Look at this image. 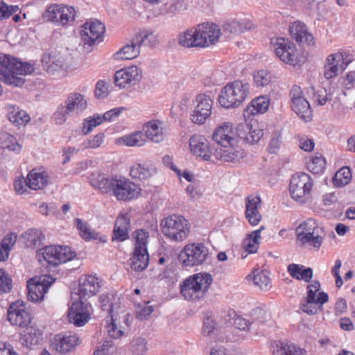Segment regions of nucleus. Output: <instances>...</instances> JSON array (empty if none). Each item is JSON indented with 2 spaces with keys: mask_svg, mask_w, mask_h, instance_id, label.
Returning <instances> with one entry per match:
<instances>
[{
  "mask_svg": "<svg viewBox=\"0 0 355 355\" xmlns=\"http://www.w3.org/2000/svg\"><path fill=\"white\" fill-rule=\"evenodd\" d=\"M220 30L215 24L204 23L178 35V44L184 48H207L215 44Z\"/></svg>",
  "mask_w": 355,
  "mask_h": 355,
  "instance_id": "obj_1",
  "label": "nucleus"
},
{
  "mask_svg": "<svg viewBox=\"0 0 355 355\" xmlns=\"http://www.w3.org/2000/svg\"><path fill=\"white\" fill-rule=\"evenodd\" d=\"M34 65L21 62L8 54H0V80L11 87H21L25 83L24 76L32 73Z\"/></svg>",
  "mask_w": 355,
  "mask_h": 355,
  "instance_id": "obj_2",
  "label": "nucleus"
},
{
  "mask_svg": "<svg viewBox=\"0 0 355 355\" xmlns=\"http://www.w3.org/2000/svg\"><path fill=\"white\" fill-rule=\"evenodd\" d=\"M250 94V85L236 80L227 84L220 91L218 101L220 106L229 109L241 105Z\"/></svg>",
  "mask_w": 355,
  "mask_h": 355,
  "instance_id": "obj_3",
  "label": "nucleus"
},
{
  "mask_svg": "<svg viewBox=\"0 0 355 355\" xmlns=\"http://www.w3.org/2000/svg\"><path fill=\"white\" fill-rule=\"evenodd\" d=\"M212 276L200 272L187 278L180 286V292L187 300L196 301L204 297L212 283Z\"/></svg>",
  "mask_w": 355,
  "mask_h": 355,
  "instance_id": "obj_4",
  "label": "nucleus"
},
{
  "mask_svg": "<svg viewBox=\"0 0 355 355\" xmlns=\"http://www.w3.org/2000/svg\"><path fill=\"white\" fill-rule=\"evenodd\" d=\"M296 239L302 245H309L318 250L324 240V232L317 220L309 218L302 223L295 230Z\"/></svg>",
  "mask_w": 355,
  "mask_h": 355,
  "instance_id": "obj_5",
  "label": "nucleus"
},
{
  "mask_svg": "<svg viewBox=\"0 0 355 355\" xmlns=\"http://www.w3.org/2000/svg\"><path fill=\"white\" fill-rule=\"evenodd\" d=\"M320 284L318 280H313L306 286V295L304 296L300 302V310L309 315H313L318 313L319 310L322 309V305L329 300V295L327 293L321 291Z\"/></svg>",
  "mask_w": 355,
  "mask_h": 355,
  "instance_id": "obj_6",
  "label": "nucleus"
},
{
  "mask_svg": "<svg viewBox=\"0 0 355 355\" xmlns=\"http://www.w3.org/2000/svg\"><path fill=\"white\" fill-rule=\"evenodd\" d=\"M162 233L172 241H182L189 236V223L182 216L173 215L161 222Z\"/></svg>",
  "mask_w": 355,
  "mask_h": 355,
  "instance_id": "obj_7",
  "label": "nucleus"
},
{
  "mask_svg": "<svg viewBox=\"0 0 355 355\" xmlns=\"http://www.w3.org/2000/svg\"><path fill=\"white\" fill-rule=\"evenodd\" d=\"M209 252L202 243L187 244L180 252L178 259L183 266L193 267L203 264L208 259Z\"/></svg>",
  "mask_w": 355,
  "mask_h": 355,
  "instance_id": "obj_8",
  "label": "nucleus"
},
{
  "mask_svg": "<svg viewBox=\"0 0 355 355\" xmlns=\"http://www.w3.org/2000/svg\"><path fill=\"white\" fill-rule=\"evenodd\" d=\"M76 255V252L69 246L48 245L37 252L40 262L44 261L53 266L71 261Z\"/></svg>",
  "mask_w": 355,
  "mask_h": 355,
  "instance_id": "obj_9",
  "label": "nucleus"
},
{
  "mask_svg": "<svg viewBox=\"0 0 355 355\" xmlns=\"http://www.w3.org/2000/svg\"><path fill=\"white\" fill-rule=\"evenodd\" d=\"M105 32V25L98 20L86 21L81 26L80 37L87 52L92 51V47L103 41Z\"/></svg>",
  "mask_w": 355,
  "mask_h": 355,
  "instance_id": "obj_10",
  "label": "nucleus"
},
{
  "mask_svg": "<svg viewBox=\"0 0 355 355\" xmlns=\"http://www.w3.org/2000/svg\"><path fill=\"white\" fill-rule=\"evenodd\" d=\"M44 19L58 26H65L75 19L76 11L71 6L51 4L42 15Z\"/></svg>",
  "mask_w": 355,
  "mask_h": 355,
  "instance_id": "obj_11",
  "label": "nucleus"
},
{
  "mask_svg": "<svg viewBox=\"0 0 355 355\" xmlns=\"http://www.w3.org/2000/svg\"><path fill=\"white\" fill-rule=\"evenodd\" d=\"M193 110L191 120L196 124H202L210 116L213 105L211 92L198 94L193 101Z\"/></svg>",
  "mask_w": 355,
  "mask_h": 355,
  "instance_id": "obj_12",
  "label": "nucleus"
},
{
  "mask_svg": "<svg viewBox=\"0 0 355 355\" xmlns=\"http://www.w3.org/2000/svg\"><path fill=\"white\" fill-rule=\"evenodd\" d=\"M113 190L116 200H134L141 196L140 186L124 176H117Z\"/></svg>",
  "mask_w": 355,
  "mask_h": 355,
  "instance_id": "obj_13",
  "label": "nucleus"
},
{
  "mask_svg": "<svg viewBox=\"0 0 355 355\" xmlns=\"http://www.w3.org/2000/svg\"><path fill=\"white\" fill-rule=\"evenodd\" d=\"M292 110L304 121L312 119V110L309 101L304 98L300 87L294 85L289 93Z\"/></svg>",
  "mask_w": 355,
  "mask_h": 355,
  "instance_id": "obj_14",
  "label": "nucleus"
},
{
  "mask_svg": "<svg viewBox=\"0 0 355 355\" xmlns=\"http://www.w3.org/2000/svg\"><path fill=\"white\" fill-rule=\"evenodd\" d=\"M276 55L284 62L295 66L297 64L295 45L288 39L277 37L271 40Z\"/></svg>",
  "mask_w": 355,
  "mask_h": 355,
  "instance_id": "obj_15",
  "label": "nucleus"
},
{
  "mask_svg": "<svg viewBox=\"0 0 355 355\" xmlns=\"http://www.w3.org/2000/svg\"><path fill=\"white\" fill-rule=\"evenodd\" d=\"M53 282L54 279L49 276L29 279L27 282L28 300L33 302H38L42 300Z\"/></svg>",
  "mask_w": 355,
  "mask_h": 355,
  "instance_id": "obj_16",
  "label": "nucleus"
},
{
  "mask_svg": "<svg viewBox=\"0 0 355 355\" xmlns=\"http://www.w3.org/2000/svg\"><path fill=\"white\" fill-rule=\"evenodd\" d=\"M313 187V180L311 176L305 173H297L293 175L289 184L291 198L297 200L309 193Z\"/></svg>",
  "mask_w": 355,
  "mask_h": 355,
  "instance_id": "obj_17",
  "label": "nucleus"
},
{
  "mask_svg": "<svg viewBox=\"0 0 355 355\" xmlns=\"http://www.w3.org/2000/svg\"><path fill=\"white\" fill-rule=\"evenodd\" d=\"M7 318L11 324L19 327H27L32 320L31 313L26 310L25 304L21 300H17L10 305Z\"/></svg>",
  "mask_w": 355,
  "mask_h": 355,
  "instance_id": "obj_18",
  "label": "nucleus"
},
{
  "mask_svg": "<svg viewBox=\"0 0 355 355\" xmlns=\"http://www.w3.org/2000/svg\"><path fill=\"white\" fill-rule=\"evenodd\" d=\"M91 309L87 300H80L73 302L68 311L69 322L76 327L85 325L90 318Z\"/></svg>",
  "mask_w": 355,
  "mask_h": 355,
  "instance_id": "obj_19",
  "label": "nucleus"
},
{
  "mask_svg": "<svg viewBox=\"0 0 355 355\" xmlns=\"http://www.w3.org/2000/svg\"><path fill=\"white\" fill-rule=\"evenodd\" d=\"M141 78V70L131 66L117 71L114 75V83L120 88L136 85Z\"/></svg>",
  "mask_w": 355,
  "mask_h": 355,
  "instance_id": "obj_20",
  "label": "nucleus"
},
{
  "mask_svg": "<svg viewBox=\"0 0 355 355\" xmlns=\"http://www.w3.org/2000/svg\"><path fill=\"white\" fill-rule=\"evenodd\" d=\"M236 133L241 139L249 144L259 141L263 135V130L258 128L257 124L252 125L246 122L236 127Z\"/></svg>",
  "mask_w": 355,
  "mask_h": 355,
  "instance_id": "obj_21",
  "label": "nucleus"
},
{
  "mask_svg": "<svg viewBox=\"0 0 355 355\" xmlns=\"http://www.w3.org/2000/svg\"><path fill=\"white\" fill-rule=\"evenodd\" d=\"M78 282L79 298L81 300L96 295L100 288L98 278L92 275H83Z\"/></svg>",
  "mask_w": 355,
  "mask_h": 355,
  "instance_id": "obj_22",
  "label": "nucleus"
},
{
  "mask_svg": "<svg viewBox=\"0 0 355 355\" xmlns=\"http://www.w3.org/2000/svg\"><path fill=\"white\" fill-rule=\"evenodd\" d=\"M189 146L191 151L195 155L209 160L212 155L209 142L206 138L200 135H193L190 138Z\"/></svg>",
  "mask_w": 355,
  "mask_h": 355,
  "instance_id": "obj_23",
  "label": "nucleus"
},
{
  "mask_svg": "<svg viewBox=\"0 0 355 355\" xmlns=\"http://www.w3.org/2000/svg\"><path fill=\"white\" fill-rule=\"evenodd\" d=\"M42 63L44 69L50 74H54L55 71L63 70L67 67L64 58L55 52L44 53L42 58Z\"/></svg>",
  "mask_w": 355,
  "mask_h": 355,
  "instance_id": "obj_24",
  "label": "nucleus"
},
{
  "mask_svg": "<svg viewBox=\"0 0 355 355\" xmlns=\"http://www.w3.org/2000/svg\"><path fill=\"white\" fill-rule=\"evenodd\" d=\"M78 344V338L73 335H56L51 344L53 348L60 354L71 352Z\"/></svg>",
  "mask_w": 355,
  "mask_h": 355,
  "instance_id": "obj_25",
  "label": "nucleus"
},
{
  "mask_svg": "<svg viewBox=\"0 0 355 355\" xmlns=\"http://www.w3.org/2000/svg\"><path fill=\"white\" fill-rule=\"evenodd\" d=\"M29 189L31 190H41L44 189L49 183V173L42 168H33L27 175Z\"/></svg>",
  "mask_w": 355,
  "mask_h": 355,
  "instance_id": "obj_26",
  "label": "nucleus"
},
{
  "mask_svg": "<svg viewBox=\"0 0 355 355\" xmlns=\"http://www.w3.org/2000/svg\"><path fill=\"white\" fill-rule=\"evenodd\" d=\"M163 122L158 120H152L144 126L145 138H148L155 143H159L164 141L166 136L164 128L162 126Z\"/></svg>",
  "mask_w": 355,
  "mask_h": 355,
  "instance_id": "obj_27",
  "label": "nucleus"
},
{
  "mask_svg": "<svg viewBox=\"0 0 355 355\" xmlns=\"http://www.w3.org/2000/svg\"><path fill=\"white\" fill-rule=\"evenodd\" d=\"M290 33L292 38L298 44L310 45L313 42V37L307 31L305 24L300 21L295 22L290 27Z\"/></svg>",
  "mask_w": 355,
  "mask_h": 355,
  "instance_id": "obj_28",
  "label": "nucleus"
},
{
  "mask_svg": "<svg viewBox=\"0 0 355 355\" xmlns=\"http://www.w3.org/2000/svg\"><path fill=\"white\" fill-rule=\"evenodd\" d=\"M68 111L71 114H79L85 110L87 105V102L84 96L80 93H71L69 94L64 102Z\"/></svg>",
  "mask_w": 355,
  "mask_h": 355,
  "instance_id": "obj_29",
  "label": "nucleus"
},
{
  "mask_svg": "<svg viewBox=\"0 0 355 355\" xmlns=\"http://www.w3.org/2000/svg\"><path fill=\"white\" fill-rule=\"evenodd\" d=\"M157 172L155 167L144 164L136 163L130 168V176L134 180H146Z\"/></svg>",
  "mask_w": 355,
  "mask_h": 355,
  "instance_id": "obj_30",
  "label": "nucleus"
},
{
  "mask_svg": "<svg viewBox=\"0 0 355 355\" xmlns=\"http://www.w3.org/2000/svg\"><path fill=\"white\" fill-rule=\"evenodd\" d=\"M216 159H220L224 162H237L243 156V152L237 150L232 146L228 147L217 148L214 153Z\"/></svg>",
  "mask_w": 355,
  "mask_h": 355,
  "instance_id": "obj_31",
  "label": "nucleus"
},
{
  "mask_svg": "<svg viewBox=\"0 0 355 355\" xmlns=\"http://www.w3.org/2000/svg\"><path fill=\"white\" fill-rule=\"evenodd\" d=\"M139 53L140 49L132 38L130 44H125L113 55V58L117 61L132 60Z\"/></svg>",
  "mask_w": 355,
  "mask_h": 355,
  "instance_id": "obj_32",
  "label": "nucleus"
},
{
  "mask_svg": "<svg viewBox=\"0 0 355 355\" xmlns=\"http://www.w3.org/2000/svg\"><path fill=\"white\" fill-rule=\"evenodd\" d=\"M231 127L229 123L222 125L214 132L213 140L222 147H228L232 145L234 138L230 135Z\"/></svg>",
  "mask_w": 355,
  "mask_h": 355,
  "instance_id": "obj_33",
  "label": "nucleus"
},
{
  "mask_svg": "<svg viewBox=\"0 0 355 355\" xmlns=\"http://www.w3.org/2000/svg\"><path fill=\"white\" fill-rule=\"evenodd\" d=\"M287 271L289 275L297 280H303L306 283L310 282L313 277V270L305 268L303 265L291 263L288 266Z\"/></svg>",
  "mask_w": 355,
  "mask_h": 355,
  "instance_id": "obj_34",
  "label": "nucleus"
},
{
  "mask_svg": "<svg viewBox=\"0 0 355 355\" xmlns=\"http://www.w3.org/2000/svg\"><path fill=\"white\" fill-rule=\"evenodd\" d=\"M117 176L110 178H105L101 174H98L96 178L91 179L92 185L96 188H98L102 193H112L113 194V190L114 189L115 182Z\"/></svg>",
  "mask_w": 355,
  "mask_h": 355,
  "instance_id": "obj_35",
  "label": "nucleus"
},
{
  "mask_svg": "<svg viewBox=\"0 0 355 355\" xmlns=\"http://www.w3.org/2000/svg\"><path fill=\"white\" fill-rule=\"evenodd\" d=\"M262 201H246L245 218L251 225H257L261 220V215L259 211Z\"/></svg>",
  "mask_w": 355,
  "mask_h": 355,
  "instance_id": "obj_36",
  "label": "nucleus"
},
{
  "mask_svg": "<svg viewBox=\"0 0 355 355\" xmlns=\"http://www.w3.org/2000/svg\"><path fill=\"white\" fill-rule=\"evenodd\" d=\"M23 237L26 247L31 249L41 246L45 239L43 233L37 229H29L23 234Z\"/></svg>",
  "mask_w": 355,
  "mask_h": 355,
  "instance_id": "obj_37",
  "label": "nucleus"
},
{
  "mask_svg": "<svg viewBox=\"0 0 355 355\" xmlns=\"http://www.w3.org/2000/svg\"><path fill=\"white\" fill-rule=\"evenodd\" d=\"M149 256L148 251L142 252L135 250L133 256L131 258V268L135 271H142L146 269L148 265Z\"/></svg>",
  "mask_w": 355,
  "mask_h": 355,
  "instance_id": "obj_38",
  "label": "nucleus"
},
{
  "mask_svg": "<svg viewBox=\"0 0 355 355\" xmlns=\"http://www.w3.org/2000/svg\"><path fill=\"white\" fill-rule=\"evenodd\" d=\"M0 146L16 153H19L21 150V146L17 142L16 138L3 130H0Z\"/></svg>",
  "mask_w": 355,
  "mask_h": 355,
  "instance_id": "obj_39",
  "label": "nucleus"
},
{
  "mask_svg": "<svg viewBox=\"0 0 355 355\" xmlns=\"http://www.w3.org/2000/svg\"><path fill=\"white\" fill-rule=\"evenodd\" d=\"M42 339V331L32 326L26 327V332L21 338L23 345L27 347L38 345Z\"/></svg>",
  "mask_w": 355,
  "mask_h": 355,
  "instance_id": "obj_40",
  "label": "nucleus"
},
{
  "mask_svg": "<svg viewBox=\"0 0 355 355\" xmlns=\"http://www.w3.org/2000/svg\"><path fill=\"white\" fill-rule=\"evenodd\" d=\"M17 241V234L13 232L7 234L0 243V261L8 259L10 250Z\"/></svg>",
  "mask_w": 355,
  "mask_h": 355,
  "instance_id": "obj_41",
  "label": "nucleus"
},
{
  "mask_svg": "<svg viewBox=\"0 0 355 355\" xmlns=\"http://www.w3.org/2000/svg\"><path fill=\"white\" fill-rule=\"evenodd\" d=\"M269 99L264 96H260L251 101L250 107L245 110V112L254 115L266 112L269 107Z\"/></svg>",
  "mask_w": 355,
  "mask_h": 355,
  "instance_id": "obj_42",
  "label": "nucleus"
},
{
  "mask_svg": "<svg viewBox=\"0 0 355 355\" xmlns=\"http://www.w3.org/2000/svg\"><path fill=\"white\" fill-rule=\"evenodd\" d=\"M8 118L15 126H25L31 120V117L26 111L15 107L12 111L8 113Z\"/></svg>",
  "mask_w": 355,
  "mask_h": 355,
  "instance_id": "obj_43",
  "label": "nucleus"
},
{
  "mask_svg": "<svg viewBox=\"0 0 355 355\" xmlns=\"http://www.w3.org/2000/svg\"><path fill=\"white\" fill-rule=\"evenodd\" d=\"M342 71L340 64L336 60V57L331 54L327 58V63L324 66V76L327 79H331L338 76V72Z\"/></svg>",
  "mask_w": 355,
  "mask_h": 355,
  "instance_id": "obj_44",
  "label": "nucleus"
},
{
  "mask_svg": "<svg viewBox=\"0 0 355 355\" xmlns=\"http://www.w3.org/2000/svg\"><path fill=\"white\" fill-rule=\"evenodd\" d=\"M304 350L293 344L279 342L273 350V355H304Z\"/></svg>",
  "mask_w": 355,
  "mask_h": 355,
  "instance_id": "obj_45",
  "label": "nucleus"
},
{
  "mask_svg": "<svg viewBox=\"0 0 355 355\" xmlns=\"http://www.w3.org/2000/svg\"><path fill=\"white\" fill-rule=\"evenodd\" d=\"M336 207L334 201H319L313 206V209L317 214L329 217L334 214V209Z\"/></svg>",
  "mask_w": 355,
  "mask_h": 355,
  "instance_id": "obj_46",
  "label": "nucleus"
},
{
  "mask_svg": "<svg viewBox=\"0 0 355 355\" xmlns=\"http://www.w3.org/2000/svg\"><path fill=\"white\" fill-rule=\"evenodd\" d=\"M352 178L351 171L349 167H342L338 171L334 178L333 183L336 187H343L348 184Z\"/></svg>",
  "mask_w": 355,
  "mask_h": 355,
  "instance_id": "obj_47",
  "label": "nucleus"
},
{
  "mask_svg": "<svg viewBox=\"0 0 355 355\" xmlns=\"http://www.w3.org/2000/svg\"><path fill=\"white\" fill-rule=\"evenodd\" d=\"M121 141L128 146H141L145 144L146 139L141 132H137L121 137Z\"/></svg>",
  "mask_w": 355,
  "mask_h": 355,
  "instance_id": "obj_48",
  "label": "nucleus"
},
{
  "mask_svg": "<svg viewBox=\"0 0 355 355\" xmlns=\"http://www.w3.org/2000/svg\"><path fill=\"white\" fill-rule=\"evenodd\" d=\"M135 238V250H141L142 252L147 251L148 239L149 237L148 232L140 229L134 232Z\"/></svg>",
  "mask_w": 355,
  "mask_h": 355,
  "instance_id": "obj_49",
  "label": "nucleus"
},
{
  "mask_svg": "<svg viewBox=\"0 0 355 355\" xmlns=\"http://www.w3.org/2000/svg\"><path fill=\"white\" fill-rule=\"evenodd\" d=\"M130 349L133 355H144L148 351L146 340L141 337L133 338L130 343Z\"/></svg>",
  "mask_w": 355,
  "mask_h": 355,
  "instance_id": "obj_50",
  "label": "nucleus"
},
{
  "mask_svg": "<svg viewBox=\"0 0 355 355\" xmlns=\"http://www.w3.org/2000/svg\"><path fill=\"white\" fill-rule=\"evenodd\" d=\"M307 168L313 173H321L325 168V159L322 155H315L306 164Z\"/></svg>",
  "mask_w": 355,
  "mask_h": 355,
  "instance_id": "obj_51",
  "label": "nucleus"
},
{
  "mask_svg": "<svg viewBox=\"0 0 355 355\" xmlns=\"http://www.w3.org/2000/svg\"><path fill=\"white\" fill-rule=\"evenodd\" d=\"M133 39L139 49L141 46H152L155 40L153 33L149 31L140 32Z\"/></svg>",
  "mask_w": 355,
  "mask_h": 355,
  "instance_id": "obj_52",
  "label": "nucleus"
},
{
  "mask_svg": "<svg viewBox=\"0 0 355 355\" xmlns=\"http://www.w3.org/2000/svg\"><path fill=\"white\" fill-rule=\"evenodd\" d=\"M103 121L101 115L98 114H94L93 116L85 119L82 128L83 133L85 135L89 134L94 128L101 125Z\"/></svg>",
  "mask_w": 355,
  "mask_h": 355,
  "instance_id": "obj_53",
  "label": "nucleus"
},
{
  "mask_svg": "<svg viewBox=\"0 0 355 355\" xmlns=\"http://www.w3.org/2000/svg\"><path fill=\"white\" fill-rule=\"evenodd\" d=\"M75 225L80 231V235L83 239L89 241L96 239V234L91 231L87 223H83L81 219L76 218Z\"/></svg>",
  "mask_w": 355,
  "mask_h": 355,
  "instance_id": "obj_54",
  "label": "nucleus"
},
{
  "mask_svg": "<svg viewBox=\"0 0 355 355\" xmlns=\"http://www.w3.org/2000/svg\"><path fill=\"white\" fill-rule=\"evenodd\" d=\"M75 225L80 231V235L83 239L89 241L96 239V234L91 231L87 223H83L81 219L76 218Z\"/></svg>",
  "mask_w": 355,
  "mask_h": 355,
  "instance_id": "obj_55",
  "label": "nucleus"
},
{
  "mask_svg": "<svg viewBox=\"0 0 355 355\" xmlns=\"http://www.w3.org/2000/svg\"><path fill=\"white\" fill-rule=\"evenodd\" d=\"M12 289V279L9 275L0 268V293H9Z\"/></svg>",
  "mask_w": 355,
  "mask_h": 355,
  "instance_id": "obj_56",
  "label": "nucleus"
},
{
  "mask_svg": "<svg viewBox=\"0 0 355 355\" xmlns=\"http://www.w3.org/2000/svg\"><path fill=\"white\" fill-rule=\"evenodd\" d=\"M271 76L266 70H259L254 75V81L257 87H264L270 83Z\"/></svg>",
  "mask_w": 355,
  "mask_h": 355,
  "instance_id": "obj_57",
  "label": "nucleus"
},
{
  "mask_svg": "<svg viewBox=\"0 0 355 355\" xmlns=\"http://www.w3.org/2000/svg\"><path fill=\"white\" fill-rule=\"evenodd\" d=\"M71 114H72L68 111L66 105H60L53 114V119L57 124H62L67 121V116Z\"/></svg>",
  "mask_w": 355,
  "mask_h": 355,
  "instance_id": "obj_58",
  "label": "nucleus"
},
{
  "mask_svg": "<svg viewBox=\"0 0 355 355\" xmlns=\"http://www.w3.org/2000/svg\"><path fill=\"white\" fill-rule=\"evenodd\" d=\"M251 316L252 320L251 322L252 329H254L255 326L258 324H263L266 321V312L260 308L253 309L251 313Z\"/></svg>",
  "mask_w": 355,
  "mask_h": 355,
  "instance_id": "obj_59",
  "label": "nucleus"
},
{
  "mask_svg": "<svg viewBox=\"0 0 355 355\" xmlns=\"http://www.w3.org/2000/svg\"><path fill=\"white\" fill-rule=\"evenodd\" d=\"M19 9L18 6H8L3 0H0V20L9 18Z\"/></svg>",
  "mask_w": 355,
  "mask_h": 355,
  "instance_id": "obj_60",
  "label": "nucleus"
},
{
  "mask_svg": "<svg viewBox=\"0 0 355 355\" xmlns=\"http://www.w3.org/2000/svg\"><path fill=\"white\" fill-rule=\"evenodd\" d=\"M113 298L112 295H102L100 296L99 300L101 306V309L104 311H107L110 318L114 317L113 315V307L114 304L111 302Z\"/></svg>",
  "mask_w": 355,
  "mask_h": 355,
  "instance_id": "obj_61",
  "label": "nucleus"
},
{
  "mask_svg": "<svg viewBox=\"0 0 355 355\" xmlns=\"http://www.w3.org/2000/svg\"><path fill=\"white\" fill-rule=\"evenodd\" d=\"M14 188L18 194H24L28 193L29 184L28 182V177L25 178L23 176L19 177L14 182Z\"/></svg>",
  "mask_w": 355,
  "mask_h": 355,
  "instance_id": "obj_62",
  "label": "nucleus"
},
{
  "mask_svg": "<svg viewBox=\"0 0 355 355\" xmlns=\"http://www.w3.org/2000/svg\"><path fill=\"white\" fill-rule=\"evenodd\" d=\"M105 135L103 132H99L92 138L88 139L83 143L85 148H97L101 146L104 141Z\"/></svg>",
  "mask_w": 355,
  "mask_h": 355,
  "instance_id": "obj_63",
  "label": "nucleus"
},
{
  "mask_svg": "<svg viewBox=\"0 0 355 355\" xmlns=\"http://www.w3.org/2000/svg\"><path fill=\"white\" fill-rule=\"evenodd\" d=\"M259 239L250 236V234L248 237L243 240V246L249 253H255L258 250Z\"/></svg>",
  "mask_w": 355,
  "mask_h": 355,
  "instance_id": "obj_64",
  "label": "nucleus"
}]
</instances>
